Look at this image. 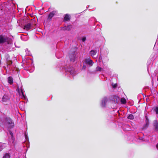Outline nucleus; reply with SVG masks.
I'll return each mask as SVG.
<instances>
[{
  "mask_svg": "<svg viewBox=\"0 0 158 158\" xmlns=\"http://www.w3.org/2000/svg\"><path fill=\"white\" fill-rule=\"evenodd\" d=\"M23 62L24 66L26 65V67L27 68L26 69L29 72H31L34 71V68L32 64L33 61L31 59L28 58L25 59L23 60Z\"/></svg>",
  "mask_w": 158,
  "mask_h": 158,
  "instance_id": "1",
  "label": "nucleus"
},
{
  "mask_svg": "<svg viewBox=\"0 0 158 158\" xmlns=\"http://www.w3.org/2000/svg\"><path fill=\"white\" fill-rule=\"evenodd\" d=\"M17 87L16 91L18 93L19 96L22 99H27V97L24 93V91L23 88L22 84H20L19 85H18Z\"/></svg>",
  "mask_w": 158,
  "mask_h": 158,
  "instance_id": "2",
  "label": "nucleus"
},
{
  "mask_svg": "<svg viewBox=\"0 0 158 158\" xmlns=\"http://www.w3.org/2000/svg\"><path fill=\"white\" fill-rule=\"evenodd\" d=\"M3 125L6 128L8 131L10 132V122L9 118H6L5 119L3 123Z\"/></svg>",
  "mask_w": 158,
  "mask_h": 158,
  "instance_id": "3",
  "label": "nucleus"
},
{
  "mask_svg": "<svg viewBox=\"0 0 158 158\" xmlns=\"http://www.w3.org/2000/svg\"><path fill=\"white\" fill-rule=\"evenodd\" d=\"M85 64H88L90 66H92L94 64L93 62L89 57L85 59Z\"/></svg>",
  "mask_w": 158,
  "mask_h": 158,
  "instance_id": "4",
  "label": "nucleus"
},
{
  "mask_svg": "<svg viewBox=\"0 0 158 158\" xmlns=\"http://www.w3.org/2000/svg\"><path fill=\"white\" fill-rule=\"evenodd\" d=\"M153 128L155 131L158 132V122L157 120H155L153 123Z\"/></svg>",
  "mask_w": 158,
  "mask_h": 158,
  "instance_id": "5",
  "label": "nucleus"
},
{
  "mask_svg": "<svg viewBox=\"0 0 158 158\" xmlns=\"http://www.w3.org/2000/svg\"><path fill=\"white\" fill-rule=\"evenodd\" d=\"M111 100L112 101H113L114 103H118L120 101V98L118 96L114 95L112 98Z\"/></svg>",
  "mask_w": 158,
  "mask_h": 158,
  "instance_id": "6",
  "label": "nucleus"
},
{
  "mask_svg": "<svg viewBox=\"0 0 158 158\" xmlns=\"http://www.w3.org/2000/svg\"><path fill=\"white\" fill-rule=\"evenodd\" d=\"M109 101V100L106 97H104L102 100L101 105L102 107H105L106 104Z\"/></svg>",
  "mask_w": 158,
  "mask_h": 158,
  "instance_id": "7",
  "label": "nucleus"
},
{
  "mask_svg": "<svg viewBox=\"0 0 158 158\" xmlns=\"http://www.w3.org/2000/svg\"><path fill=\"white\" fill-rule=\"evenodd\" d=\"M10 142H12L13 145L14 146L16 143V141L15 139V137L13 135V133L10 132Z\"/></svg>",
  "mask_w": 158,
  "mask_h": 158,
  "instance_id": "8",
  "label": "nucleus"
},
{
  "mask_svg": "<svg viewBox=\"0 0 158 158\" xmlns=\"http://www.w3.org/2000/svg\"><path fill=\"white\" fill-rule=\"evenodd\" d=\"M9 99V96H7L6 94H5L3 97L2 99V101L3 102H6Z\"/></svg>",
  "mask_w": 158,
  "mask_h": 158,
  "instance_id": "9",
  "label": "nucleus"
},
{
  "mask_svg": "<svg viewBox=\"0 0 158 158\" xmlns=\"http://www.w3.org/2000/svg\"><path fill=\"white\" fill-rule=\"evenodd\" d=\"M146 118L145 123L146 124L144 125V128H146L148 127L149 125V120L147 116H145Z\"/></svg>",
  "mask_w": 158,
  "mask_h": 158,
  "instance_id": "10",
  "label": "nucleus"
},
{
  "mask_svg": "<svg viewBox=\"0 0 158 158\" xmlns=\"http://www.w3.org/2000/svg\"><path fill=\"white\" fill-rule=\"evenodd\" d=\"M31 24L28 23L24 26V29L27 30H28L31 29Z\"/></svg>",
  "mask_w": 158,
  "mask_h": 158,
  "instance_id": "11",
  "label": "nucleus"
},
{
  "mask_svg": "<svg viewBox=\"0 0 158 158\" xmlns=\"http://www.w3.org/2000/svg\"><path fill=\"white\" fill-rule=\"evenodd\" d=\"M6 38L2 35L0 36V44L3 43L6 41Z\"/></svg>",
  "mask_w": 158,
  "mask_h": 158,
  "instance_id": "12",
  "label": "nucleus"
},
{
  "mask_svg": "<svg viewBox=\"0 0 158 158\" xmlns=\"http://www.w3.org/2000/svg\"><path fill=\"white\" fill-rule=\"evenodd\" d=\"M64 69L65 72H69L71 74H73L74 72V70L73 68L72 69H71L70 68H68L67 70L64 68Z\"/></svg>",
  "mask_w": 158,
  "mask_h": 158,
  "instance_id": "13",
  "label": "nucleus"
},
{
  "mask_svg": "<svg viewBox=\"0 0 158 158\" xmlns=\"http://www.w3.org/2000/svg\"><path fill=\"white\" fill-rule=\"evenodd\" d=\"M24 102H21L19 104V107L22 110H23L24 109Z\"/></svg>",
  "mask_w": 158,
  "mask_h": 158,
  "instance_id": "14",
  "label": "nucleus"
},
{
  "mask_svg": "<svg viewBox=\"0 0 158 158\" xmlns=\"http://www.w3.org/2000/svg\"><path fill=\"white\" fill-rule=\"evenodd\" d=\"M97 53V51H96L92 50L90 52V53L91 56L94 58H94V56Z\"/></svg>",
  "mask_w": 158,
  "mask_h": 158,
  "instance_id": "15",
  "label": "nucleus"
},
{
  "mask_svg": "<svg viewBox=\"0 0 158 158\" xmlns=\"http://www.w3.org/2000/svg\"><path fill=\"white\" fill-rule=\"evenodd\" d=\"M12 70L13 72H15V73L16 74H18V69L17 68L15 67L14 66L13 67V68H12Z\"/></svg>",
  "mask_w": 158,
  "mask_h": 158,
  "instance_id": "16",
  "label": "nucleus"
},
{
  "mask_svg": "<svg viewBox=\"0 0 158 158\" xmlns=\"http://www.w3.org/2000/svg\"><path fill=\"white\" fill-rule=\"evenodd\" d=\"M5 143H0V151H1L5 147Z\"/></svg>",
  "mask_w": 158,
  "mask_h": 158,
  "instance_id": "17",
  "label": "nucleus"
},
{
  "mask_svg": "<svg viewBox=\"0 0 158 158\" xmlns=\"http://www.w3.org/2000/svg\"><path fill=\"white\" fill-rule=\"evenodd\" d=\"M121 102L122 104H125L127 101L126 99L124 98H122L120 99Z\"/></svg>",
  "mask_w": 158,
  "mask_h": 158,
  "instance_id": "18",
  "label": "nucleus"
},
{
  "mask_svg": "<svg viewBox=\"0 0 158 158\" xmlns=\"http://www.w3.org/2000/svg\"><path fill=\"white\" fill-rule=\"evenodd\" d=\"M70 60L71 61H72L73 62L74 61H75V54H73V56L71 55L70 56Z\"/></svg>",
  "mask_w": 158,
  "mask_h": 158,
  "instance_id": "19",
  "label": "nucleus"
},
{
  "mask_svg": "<svg viewBox=\"0 0 158 158\" xmlns=\"http://www.w3.org/2000/svg\"><path fill=\"white\" fill-rule=\"evenodd\" d=\"M96 71H103L104 69L101 67L99 66H97L96 68Z\"/></svg>",
  "mask_w": 158,
  "mask_h": 158,
  "instance_id": "20",
  "label": "nucleus"
},
{
  "mask_svg": "<svg viewBox=\"0 0 158 158\" xmlns=\"http://www.w3.org/2000/svg\"><path fill=\"white\" fill-rule=\"evenodd\" d=\"M55 13L56 12L55 11H53L51 12L49 15V18H52V17H53L54 15L55 14Z\"/></svg>",
  "mask_w": 158,
  "mask_h": 158,
  "instance_id": "21",
  "label": "nucleus"
},
{
  "mask_svg": "<svg viewBox=\"0 0 158 158\" xmlns=\"http://www.w3.org/2000/svg\"><path fill=\"white\" fill-rule=\"evenodd\" d=\"M70 19V17L69 15L68 14H66L64 17V20L66 21H68Z\"/></svg>",
  "mask_w": 158,
  "mask_h": 158,
  "instance_id": "22",
  "label": "nucleus"
},
{
  "mask_svg": "<svg viewBox=\"0 0 158 158\" xmlns=\"http://www.w3.org/2000/svg\"><path fill=\"white\" fill-rule=\"evenodd\" d=\"M21 38L24 41H27L28 40V37L27 36H21Z\"/></svg>",
  "mask_w": 158,
  "mask_h": 158,
  "instance_id": "23",
  "label": "nucleus"
},
{
  "mask_svg": "<svg viewBox=\"0 0 158 158\" xmlns=\"http://www.w3.org/2000/svg\"><path fill=\"white\" fill-rule=\"evenodd\" d=\"M72 27L71 26H68L67 27H64V30L69 31L71 30Z\"/></svg>",
  "mask_w": 158,
  "mask_h": 158,
  "instance_id": "24",
  "label": "nucleus"
},
{
  "mask_svg": "<svg viewBox=\"0 0 158 158\" xmlns=\"http://www.w3.org/2000/svg\"><path fill=\"white\" fill-rule=\"evenodd\" d=\"M10 156L9 154L6 153L3 156V158H10Z\"/></svg>",
  "mask_w": 158,
  "mask_h": 158,
  "instance_id": "25",
  "label": "nucleus"
},
{
  "mask_svg": "<svg viewBox=\"0 0 158 158\" xmlns=\"http://www.w3.org/2000/svg\"><path fill=\"white\" fill-rule=\"evenodd\" d=\"M127 118L129 119H133L134 118V117L132 114H130L128 116Z\"/></svg>",
  "mask_w": 158,
  "mask_h": 158,
  "instance_id": "26",
  "label": "nucleus"
},
{
  "mask_svg": "<svg viewBox=\"0 0 158 158\" xmlns=\"http://www.w3.org/2000/svg\"><path fill=\"white\" fill-rule=\"evenodd\" d=\"M6 60H7V64H8V65H9L10 64V58L9 57H7L6 56Z\"/></svg>",
  "mask_w": 158,
  "mask_h": 158,
  "instance_id": "27",
  "label": "nucleus"
},
{
  "mask_svg": "<svg viewBox=\"0 0 158 158\" xmlns=\"http://www.w3.org/2000/svg\"><path fill=\"white\" fill-rule=\"evenodd\" d=\"M108 57L107 56H106L105 57L103 58V62H106L108 61Z\"/></svg>",
  "mask_w": 158,
  "mask_h": 158,
  "instance_id": "28",
  "label": "nucleus"
},
{
  "mask_svg": "<svg viewBox=\"0 0 158 158\" xmlns=\"http://www.w3.org/2000/svg\"><path fill=\"white\" fill-rule=\"evenodd\" d=\"M14 126V123L12 122V120H10V129L12 128H13Z\"/></svg>",
  "mask_w": 158,
  "mask_h": 158,
  "instance_id": "29",
  "label": "nucleus"
},
{
  "mask_svg": "<svg viewBox=\"0 0 158 158\" xmlns=\"http://www.w3.org/2000/svg\"><path fill=\"white\" fill-rule=\"evenodd\" d=\"M112 86L113 88H116L118 86L117 84H114L113 83H112Z\"/></svg>",
  "mask_w": 158,
  "mask_h": 158,
  "instance_id": "30",
  "label": "nucleus"
},
{
  "mask_svg": "<svg viewBox=\"0 0 158 158\" xmlns=\"http://www.w3.org/2000/svg\"><path fill=\"white\" fill-rule=\"evenodd\" d=\"M14 45H11V38H10V47L11 46H15V47H17V48H19V46H17L16 45V44H15V42H14Z\"/></svg>",
  "mask_w": 158,
  "mask_h": 158,
  "instance_id": "31",
  "label": "nucleus"
},
{
  "mask_svg": "<svg viewBox=\"0 0 158 158\" xmlns=\"http://www.w3.org/2000/svg\"><path fill=\"white\" fill-rule=\"evenodd\" d=\"M154 110L156 112L157 114H158V107H156L154 109Z\"/></svg>",
  "mask_w": 158,
  "mask_h": 158,
  "instance_id": "32",
  "label": "nucleus"
},
{
  "mask_svg": "<svg viewBox=\"0 0 158 158\" xmlns=\"http://www.w3.org/2000/svg\"><path fill=\"white\" fill-rule=\"evenodd\" d=\"M98 61L99 62L102 61L103 62V60H102V58L101 56H100L99 58Z\"/></svg>",
  "mask_w": 158,
  "mask_h": 158,
  "instance_id": "33",
  "label": "nucleus"
},
{
  "mask_svg": "<svg viewBox=\"0 0 158 158\" xmlns=\"http://www.w3.org/2000/svg\"><path fill=\"white\" fill-rule=\"evenodd\" d=\"M25 51L26 52V54H27V55H29V51H28V49H26Z\"/></svg>",
  "mask_w": 158,
  "mask_h": 158,
  "instance_id": "34",
  "label": "nucleus"
},
{
  "mask_svg": "<svg viewBox=\"0 0 158 158\" xmlns=\"http://www.w3.org/2000/svg\"><path fill=\"white\" fill-rule=\"evenodd\" d=\"M86 39V37H83L82 38V41L84 42V41H85Z\"/></svg>",
  "mask_w": 158,
  "mask_h": 158,
  "instance_id": "35",
  "label": "nucleus"
},
{
  "mask_svg": "<svg viewBox=\"0 0 158 158\" xmlns=\"http://www.w3.org/2000/svg\"><path fill=\"white\" fill-rule=\"evenodd\" d=\"M25 137L26 140H27L28 139V136L26 134H25Z\"/></svg>",
  "mask_w": 158,
  "mask_h": 158,
  "instance_id": "36",
  "label": "nucleus"
},
{
  "mask_svg": "<svg viewBox=\"0 0 158 158\" xmlns=\"http://www.w3.org/2000/svg\"><path fill=\"white\" fill-rule=\"evenodd\" d=\"M86 68V66L85 65H83V68H82V69H85Z\"/></svg>",
  "mask_w": 158,
  "mask_h": 158,
  "instance_id": "37",
  "label": "nucleus"
},
{
  "mask_svg": "<svg viewBox=\"0 0 158 158\" xmlns=\"http://www.w3.org/2000/svg\"><path fill=\"white\" fill-rule=\"evenodd\" d=\"M13 60L15 62H17V60L15 57H14L13 58Z\"/></svg>",
  "mask_w": 158,
  "mask_h": 158,
  "instance_id": "38",
  "label": "nucleus"
},
{
  "mask_svg": "<svg viewBox=\"0 0 158 158\" xmlns=\"http://www.w3.org/2000/svg\"><path fill=\"white\" fill-rule=\"evenodd\" d=\"M10 85L13 83V80H10Z\"/></svg>",
  "mask_w": 158,
  "mask_h": 158,
  "instance_id": "39",
  "label": "nucleus"
},
{
  "mask_svg": "<svg viewBox=\"0 0 158 158\" xmlns=\"http://www.w3.org/2000/svg\"><path fill=\"white\" fill-rule=\"evenodd\" d=\"M156 148L158 149V143H157L156 145Z\"/></svg>",
  "mask_w": 158,
  "mask_h": 158,
  "instance_id": "40",
  "label": "nucleus"
},
{
  "mask_svg": "<svg viewBox=\"0 0 158 158\" xmlns=\"http://www.w3.org/2000/svg\"><path fill=\"white\" fill-rule=\"evenodd\" d=\"M152 85H153V84L154 85V81H153V80L152 81Z\"/></svg>",
  "mask_w": 158,
  "mask_h": 158,
  "instance_id": "41",
  "label": "nucleus"
},
{
  "mask_svg": "<svg viewBox=\"0 0 158 158\" xmlns=\"http://www.w3.org/2000/svg\"><path fill=\"white\" fill-rule=\"evenodd\" d=\"M19 158H26V157L23 156L22 157H21V158L19 157Z\"/></svg>",
  "mask_w": 158,
  "mask_h": 158,
  "instance_id": "42",
  "label": "nucleus"
},
{
  "mask_svg": "<svg viewBox=\"0 0 158 158\" xmlns=\"http://www.w3.org/2000/svg\"><path fill=\"white\" fill-rule=\"evenodd\" d=\"M8 82L10 83V80H8Z\"/></svg>",
  "mask_w": 158,
  "mask_h": 158,
  "instance_id": "43",
  "label": "nucleus"
},
{
  "mask_svg": "<svg viewBox=\"0 0 158 158\" xmlns=\"http://www.w3.org/2000/svg\"><path fill=\"white\" fill-rule=\"evenodd\" d=\"M10 65H11L12 63L13 62L11 60H10Z\"/></svg>",
  "mask_w": 158,
  "mask_h": 158,
  "instance_id": "44",
  "label": "nucleus"
},
{
  "mask_svg": "<svg viewBox=\"0 0 158 158\" xmlns=\"http://www.w3.org/2000/svg\"><path fill=\"white\" fill-rule=\"evenodd\" d=\"M7 79H10V77H8Z\"/></svg>",
  "mask_w": 158,
  "mask_h": 158,
  "instance_id": "45",
  "label": "nucleus"
},
{
  "mask_svg": "<svg viewBox=\"0 0 158 158\" xmlns=\"http://www.w3.org/2000/svg\"><path fill=\"white\" fill-rule=\"evenodd\" d=\"M140 139H142V140H143V138H142V137H141V138Z\"/></svg>",
  "mask_w": 158,
  "mask_h": 158,
  "instance_id": "46",
  "label": "nucleus"
},
{
  "mask_svg": "<svg viewBox=\"0 0 158 158\" xmlns=\"http://www.w3.org/2000/svg\"><path fill=\"white\" fill-rule=\"evenodd\" d=\"M13 78L12 77H10V79H12Z\"/></svg>",
  "mask_w": 158,
  "mask_h": 158,
  "instance_id": "47",
  "label": "nucleus"
},
{
  "mask_svg": "<svg viewBox=\"0 0 158 158\" xmlns=\"http://www.w3.org/2000/svg\"><path fill=\"white\" fill-rule=\"evenodd\" d=\"M13 48H14V47H12V50H14Z\"/></svg>",
  "mask_w": 158,
  "mask_h": 158,
  "instance_id": "48",
  "label": "nucleus"
}]
</instances>
